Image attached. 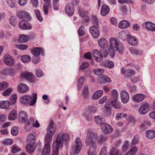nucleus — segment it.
Wrapping results in <instances>:
<instances>
[{
    "label": "nucleus",
    "instance_id": "obj_15",
    "mask_svg": "<svg viewBox=\"0 0 155 155\" xmlns=\"http://www.w3.org/2000/svg\"><path fill=\"white\" fill-rule=\"evenodd\" d=\"M78 11L80 16L83 18L86 17L85 21L86 22H87L90 21V18L87 17L88 12L85 11L83 8L81 7H78Z\"/></svg>",
    "mask_w": 155,
    "mask_h": 155
},
{
    "label": "nucleus",
    "instance_id": "obj_35",
    "mask_svg": "<svg viewBox=\"0 0 155 155\" xmlns=\"http://www.w3.org/2000/svg\"><path fill=\"white\" fill-rule=\"evenodd\" d=\"M53 135H51V134H49L47 133L45 135V144H48L49 145H50V144L51 143L52 140V137Z\"/></svg>",
    "mask_w": 155,
    "mask_h": 155
},
{
    "label": "nucleus",
    "instance_id": "obj_4",
    "mask_svg": "<svg viewBox=\"0 0 155 155\" xmlns=\"http://www.w3.org/2000/svg\"><path fill=\"white\" fill-rule=\"evenodd\" d=\"M82 147V143L81 139L79 137L76 138L75 143L72 146L70 150L71 155H75L78 154L81 151Z\"/></svg>",
    "mask_w": 155,
    "mask_h": 155
},
{
    "label": "nucleus",
    "instance_id": "obj_61",
    "mask_svg": "<svg viewBox=\"0 0 155 155\" xmlns=\"http://www.w3.org/2000/svg\"><path fill=\"white\" fill-rule=\"evenodd\" d=\"M9 6L12 8L15 7V2L14 0H5Z\"/></svg>",
    "mask_w": 155,
    "mask_h": 155
},
{
    "label": "nucleus",
    "instance_id": "obj_50",
    "mask_svg": "<svg viewBox=\"0 0 155 155\" xmlns=\"http://www.w3.org/2000/svg\"><path fill=\"white\" fill-rule=\"evenodd\" d=\"M34 12L37 19L39 21H42L43 18L41 15L40 11L38 9H36L34 10Z\"/></svg>",
    "mask_w": 155,
    "mask_h": 155
},
{
    "label": "nucleus",
    "instance_id": "obj_49",
    "mask_svg": "<svg viewBox=\"0 0 155 155\" xmlns=\"http://www.w3.org/2000/svg\"><path fill=\"white\" fill-rule=\"evenodd\" d=\"M130 51L131 54L135 55H140L141 53L140 51L133 47H131L130 48Z\"/></svg>",
    "mask_w": 155,
    "mask_h": 155
},
{
    "label": "nucleus",
    "instance_id": "obj_31",
    "mask_svg": "<svg viewBox=\"0 0 155 155\" xmlns=\"http://www.w3.org/2000/svg\"><path fill=\"white\" fill-rule=\"evenodd\" d=\"M42 48H34L31 51V53L35 56H38L41 53H43Z\"/></svg>",
    "mask_w": 155,
    "mask_h": 155
},
{
    "label": "nucleus",
    "instance_id": "obj_38",
    "mask_svg": "<svg viewBox=\"0 0 155 155\" xmlns=\"http://www.w3.org/2000/svg\"><path fill=\"white\" fill-rule=\"evenodd\" d=\"M10 106L9 102L8 101H2L0 102V108L2 109L8 108Z\"/></svg>",
    "mask_w": 155,
    "mask_h": 155
},
{
    "label": "nucleus",
    "instance_id": "obj_39",
    "mask_svg": "<svg viewBox=\"0 0 155 155\" xmlns=\"http://www.w3.org/2000/svg\"><path fill=\"white\" fill-rule=\"evenodd\" d=\"M97 134L96 132L92 131H88L86 135L89 138H91L93 140L94 139L97 138Z\"/></svg>",
    "mask_w": 155,
    "mask_h": 155
},
{
    "label": "nucleus",
    "instance_id": "obj_18",
    "mask_svg": "<svg viewBox=\"0 0 155 155\" xmlns=\"http://www.w3.org/2000/svg\"><path fill=\"white\" fill-rule=\"evenodd\" d=\"M97 81L100 84L110 83L112 80L110 78L105 75H101L98 78Z\"/></svg>",
    "mask_w": 155,
    "mask_h": 155
},
{
    "label": "nucleus",
    "instance_id": "obj_13",
    "mask_svg": "<svg viewBox=\"0 0 155 155\" xmlns=\"http://www.w3.org/2000/svg\"><path fill=\"white\" fill-rule=\"evenodd\" d=\"M65 10L66 13L69 16H72L74 13V6L71 3H69L66 5Z\"/></svg>",
    "mask_w": 155,
    "mask_h": 155
},
{
    "label": "nucleus",
    "instance_id": "obj_63",
    "mask_svg": "<svg viewBox=\"0 0 155 155\" xmlns=\"http://www.w3.org/2000/svg\"><path fill=\"white\" fill-rule=\"evenodd\" d=\"M16 73V71L15 69L9 68L8 75L13 76Z\"/></svg>",
    "mask_w": 155,
    "mask_h": 155
},
{
    "label": "nucleus",
    "instance_id": "obj_60",
    "mask_svg": "<svg viewBox=\"0 0 155 155\" xmlns=\"http://www.w3.org/2000/svg\"><path fill=\"white\" fill-rule=\"evenodd\" d=\"M93 140L91 138H89L87 136H86L85 144L86 146H88L91 145L93 142Z\"/></svg>",
    "mask_w": 155,
    "mask_h": 155
},
{
    "label": "nucleus",
    "instance_id": "obj_62",
    "mask_svg": "<svg viewBox=\"0 0 155 155\" xmlns=\"http://www.w3.org/2000/svg\"><path fill=\"white\" fill-rule=\"evenodd\" d=\"M17 95L15 94L12 95L10 98V102L11 104H15L17 100Z\"/></svg>",
    "mask_w": 155,
    "mask_h": 155
},
{
    "label": "nucleus",
    "instance_id": "obj_42",
    "mask_svg": "<svg viewBox=\"0 0 155 155\" xmlns=\"http://www.w3.org/2000/svg\"><path fill=\"white\" fill-rule=\"evenodd\" d=\"M147 137L150 139H152L155 137V131L149 130L146 132Z\"/></svg>",
    "mask_w": 155,
    "mask_h": 155
},
{
    "label": "nucleus",
    "instance_id": "obj_52",
    "mask_svg": "<svg viewBox=\"0 0 155 155\" xmlns=\"http://www.w3.org/2000/svg\"><path fill=\"white\" fill-rule=\"evenodd\" d=\"M12 91V88H8L3 92L2 95L4 96L7 97L11 94Z\"/></svg>",
    "mask_w": 155,
    "mask_h": 155
},
{
    "label": "nucleus",
    "instance_id": "obj_44",
    "mask_svg": "<svg viewBox=\"0 0 155 155\" xmlns=\"http://www.w3.org/2000/svg\"><path fill=\"white\" fill-rule=\"evenodd\" d=\"M104 66L109 68H112L114 66V64L112 61L107 60L103 63Z\"/></svg>",
    "mask_w": 155,
    "mask_h": 155
},
{
    "label": "nucleus",
    "instance_id": "obj_29",
    "mask_svg": "<svg viewBox=\"0 0 155 155\" xmlns=\"http://www.w3.org/2000/svg\"><path fill=\"white\" fill-rule=\"evenodd\" d=\"M51 152L50 145L45 144L42 151L41 155H49Z\"/></svg>",
    "mask_w": 155,
    "mask_h": 155
},
{
    "label": "nucleus",
    "instance_id": "obj_40",
    "mask_svg": "<svg viewBox=\"0 0 155 155\" xmlns=\"http://www.w3.org/2000/svg\"><path fill=\"white\" fill-rule=\"evenodd\" d=\"M118 98V93L117 91L115 89L113 90L111 92L110 100L111 101L117 100Z\"/></svg>",
    "mask_w": 155,
    "mask_h": 155
},
{
    "label": "nucleus",
    "instance_id": "obj_33",
    "mask_svg": "<svg viewBox=\"0 0 155 155\" xmlns=\"http://www.w3.org/2000/svg\"><path fill=\"white\" fill-rule=\"evenodd\" d=\"M35 149V147L34 144L31 143L28 144L26 147V150L29 153L33 152Z\"/></svg>",
    "mask_w": 155,
    "mask_h": 155
},
{
    "label": "nucleus",
    "instance_id": "obj_17",
    "mask_svg": "<svg viewBox=\"0 0 155 155\" xmlns=\"http://www.w3.org/2000/svg\"><path fill=\"white\" fill-rule=\"evenodd\" d=\"M4 63L8 65L13 66L14 64V61L12 57L9 55H5L4 58Z\"/></svg>",
    "mask_w": 155,
    "mask_h": 155
},
{
    "label": "nucleus",
    "instance_id": "obj_7",
    "mask_svg": "<svg viewBox=\"0 0 155 155\" xmlns=\"http://www.w3.org/2000/svg\"><path fill=\"white\" fill-rule=\"evenodd\" d=\"M18 26L21 29L23 30H30L32 28V26L27 22L21 20L19 22Z\"/></svg>",
    "mask_w": 155,
    "mask_h": 155
},
{
    "label": "nucleus",
    "instance_id": "obj_26",
    "mask_svg": "<svg viewBox=\"0 0 155 155\" xmlns=\"http://www.w3.org/2000/svg\"><path fill=\"white\" fill-rule=\"evenodd\" d=\"M99 46L102 48H104L108 46V41L104 38H101L98 41Z\"/></svg>",
    "mask_w": 155,
    "mask_h": 155
},
{
    "label": "nucleus",
    "instance_id": "obj_11",
    "mask_svg": "<svg viewBox=\"0 0 155 155\" xmlns=\"http://www.w3.org/2000/svg\"><path fill=\"white\" fill-rule=\"evenodd\" d=\"M22 77L24 78L26 80L30 81L31 83H35L36 80L34 81L33 75L32 73L29 72H23L21 74Z\"/></svg>",
    "mask_w": 155,
    "mask_h": 155
},
{
    "label": "nucleus",
    "instance_id": "obj_64",
    "mask_svg": "<svg viewBox=\"0 0 155 155\" xmlns=\"http://www.w3.org/2000/svg\"><path fill=\"white\" fill-rule=\"evenodd\" d=\"M84 27L83 25L81 26L79 28L78 30V33L79 35L83 36L84 33L85 32L84 30Z\"/></svg>",
    "mask_w": 155,
    "mask_h": 155
},
{
    "label": "nucleus",
    "instance_id": "obj_51",
    "mask_svg": "<svg viewBox=\"0 0 155 155\" xmlns=\"http://www.w3.org/2000/svg\"><path fill=\"white\" fill-rule=\"evenodd\" d=\"M102 117L101 116H97L95 117V121L98 125H102L103 122H102Z\"/></svg>",
    "mask_w": 155,
    "mask_h": 155
},
{
    "label": "nucleus",
    "instance_id": "obj_20",
    "mask_svg": "<svg viewBox=\"0 0 155 155\" xmlns=\"http://www.w3.org/2000/svg\"><path fill=\"white\" fill-rule=\"evenodd\" d=\"M143 26L148 31H155V24L150 21H147L143 24Z\"/></svg>",
    "mask_w": 155,
    "mask_h": 155
},
{
    "label": "nucleus",
    "instance_id": "obj_56",
    "mask_svg": "<svg viewBox=\"0 0 155 155\" xmlns=\"http://www.w3.org/2000/svg\"><path fill=\"white\" fill-rule=\"evenodd\" d=\"M112 105L111 103L109 102H107L104 105V107L106 109H107L109 110V114H111V109L112 108Z\"/></svg>",
    "mask_w": 155,
    "mask_h": 155
},
{
    "label": "nucleus",
    "instance_id": "obj_41",
    "mask_svg": "<svg viewBox=\"0 0 155 155\" xmlns=\"http://www.w3.org/2000/svg\"><path fill=\"white\" fill-rule=\"evenodd\" d=\"M44 2L46 3L43 5V9L44 14L45 15L47 14L48 10V6L50 2V0H44Z\"/></svg>",
    "mask_w": 155,
    "mask_h": 155
},
{
    "label": "nucleus",
    "instance_id": "obj_21",
    "mask_svg": "<svg viewBox=\"0 0 155 155\" xmlns=\"http://www.w3.org/2000/svg\"><path fill=\"white\" fill-rule=\"evenodd\" d=\"M29 87L26 84L24 83L19 84L17 87V89L19 92L21 93H25L29 90Z\"/></svg>",
    "mask_w": 155,
    "mask_h": 155
},
{
    "label": "nucleus",
    "instance_id": "obj_22",
    "mask_svg": "<svg viewBox=\"0 0 155 155\" xmlns=\"http://www.w3.org/2000/svg\"><path fill=\"white\" fill-rule=\"evenodd\" d=\"M130 35V32L128 31H122L119 34V38L123 41L128 39Z\"/></svg>",
    "mask_w": 155,
    "mask_h": 155
},
{
    "label": "nucleus",
    "instance_id": "obj_53",
    "mask_svg": "<svg viewBox=\"0 0 155 155\" xmlns=\"http://www.w3.org/2000/svg\"><path fill=\"white\" fill-rule=\"evenodd\" d=\"M19 132V129L17 127H15L12 128L11 130V133L12 135L16 136Z\"/></svg>",
    "mask_w": 155,
    "mask_h": 155
},
{
    "label": "nucleus",
    "instance_id": "obj_1",
    "mask_svg": "<svg viewBox=\"0 0 155 155\" xmlns=\"http://www.w3.org/2000/svg\"><path fill=\"white\" fill-rule=\"evenodd\" d=\"M109 45L108 52L111 57L114 56L115 52L116 51L120 54L123 52L124 49L123 45L121 44H119L115 38H110L109 41Z\"/></svg>",
    "mask_w": 155,
    "mask_h": 155
},
{
    "label": "nucleus",
    "instance_id": "obj_59",
    "mask_svg": "<svg viewBox=\"0 0 155 155\" xmlns=\"http://www.w3.org/2000/svg\"><path fill=\"white\" fill-rule=\"evenodd\" d=\"M20 148L16 145L12 146V153H16L20 151Z\"/></svg>",
    "mask_w": 155,
    "mask_h": 155
},
{
    "label": "nucleus",
    "instance_id": "obj_30",
    "mask_svg": "<svg viewBox=\"0 0 155 155\" xmlns=\"http://www.w3.org/2000/svg\"><path fill=\"white\" fill-rule=\"evenodd\" d=\"M130 25V22L128 21L123 20L120 22L118 24V27L122 29L127 28Z\"/></svg>",
    "mask_w": 155,
    "mask_h": 155
},
{
    "label": "nucleus",
    "instance_id": "obj_34",
    "mask_svg": "<svg viewBox=\"0 0 155 155\" xmlns=\"http://www.w3.org/2000/svg\"><path fill=\"white\" fill-rule=\"evenodd\" d=\"M107 139L106 137L103 134L99 135L97 137V140L98 143L101 144Z\"/></svg>",
    "mask_w": 155,
    "mask_h": 155
},
{
    "label": "nucleus",
    "instance_id": "obj_54",
    "mask_svg": "<svg viewBox=\"0 0 155 155\" xmlns=\"http://www.w3.org/2000/svg\"><path fill=\"white\" fill-rule=\"evenodd\" d=\"M94 73L97 75H101L104 72V70L102 68H97L94 69Z\"/></svg>",
    "mask_w": 155,
    "mask_h": 155
},
{
    "label": "nucleus",
    "instance_id": "obj_47",
    "mask_svg": "<svg viewBox=\"0 0 155 155\" xmlns=\"http://www.w3.org/2000/svg\"><path fill=\"white\" fill-rule=\"evenodd\" d=\"M21 59L23 63H27L30 61L31 58L28 55H24L21 57Z\"/></svg>",
    "mask_w": 155,
    "mask_h": 155
},
{
    "label": "nucleus",
    "instance_id": "obj_16",
    "mask_svg": "<svg viewBox=\"0 0 155 155\" xmlns=\"http://www.w3.org/2000/svg\"><path fill=\"white\" fill-rule=\"evenodd\" d=\"M120 98L123 103H127L129 99V96L128 93L125 90L122 91L120 93Z\"/></svg>",
    "mask_w": 155,
    "mask_h": 155
},
{
    "label": "nucleus",
    "instance_id": "obj_45",
    "mask_svg": "<svg viewBox=\"0 0 155 155\" xmlns=\"http://www.w3.org/2000/svg\"><path fill=\"white\" fill-rule=\"evenodd\" d=\"M28 40V35H20L18 38L19 42L20 43L27 42Z\"/></svg>",
    "mask_w": 155,
    "mask_h": 155
},
{
    "label": "nucleus",
    "instance_id": "obj_43",
    "mask_svg": "<svg viewBox=\"0 0 155 155\" xmlns=\"http://www.w3.org/2000/svg\"><path fill=\"white\" fill-rule=\"evenodd\" d=\"M109 155H122V153L118 150L113 148L110 151Z\"/></svg>",
    "mask_w": 155,
    "mask_h": 155
},
{
    "label": "nucleus",
    "instance_id": "obj_9",
    "mask_svg": "<svg viewBox=\"0 0 155 155\" xmlns=\"http://www.w3.org/2000/svg\"><path fill=\"white\" fill-rule=\"evenodd\" d=\"M17 15L21 19H24L27 21H29L31 19L30 15L27 12L24 11H20L17 12Z\"/></svg>",
    "mask_w": 155,
    "mask_h": 155
},
{
    "label": "nucleus",
    "instance_id": "obj_2",
    "mask_svg": "<svg viewBox=\"0 0 155 155\" xmlns=\"http://www.w3.org/2000/svg\"><path fill=\"white\" fill-rule=\"evenodd\" d=\"M70 139L68 134L60 132L57 135L55 140L53 141V145L54 148L59 147H61L64 142L69 141Z\"/></svg>",
    "mask_w": 155,
    "mask_h": 155
},
{
    "label": "nucleus",
    "instance_id": "obj_55",
    "mask_svg": "<svg viewBox=\"0 0 155 155\" xmlns=\"http://www.w3.org/2000/svg\"><path fill=\"white\" fill-rule=\"evenodd\" d=\"M8 86V84L5 82H2L0 83V91L4 90Z\"/></svg>",
    "mask_w": 155,
    "mask_h": 155
},
{
    "label": "nucleus",
    "instance_id": "obj_19",
    "mask_svg": "<svg viewBox=\"0 0 155 155\" xmlns=\"http://www.w3.org/2000/svg\"><path fill=\"white\" fill-rule=\"evenodd\" d=\"M94 57L97 62H100L102 61L103 57L100 52L97 49H94L93 51Z\"/></svg>",
    "mask_w": 155,
    "mask_h": 155
},
{
    "label": "nucleus",
    "instance_id": "obj_58",
    "mask_svg": "<svg viewBox=\"0 0 155 155\" xmlns=\"http://www.w3.org/2000/svg\"><path fill=\"white\" fill-rule=\"evenodd\" d=\"M35 139V135L32 134H30L27 137V140L29 142H34Z\"/></svg>",
    "mask_w": 155,
    "mask_h": 155
},
{
    "label": "nucleus",
    "instance_id": "obj_14",
    "mask_svg": "<svg viewBox=\"0 0 155 155\" xmlns=\"http://www.w3.org/2000/svg\"><path fill=\"white\" fill-rule=\"evenodd\" d=\"M56 131V127L54 123H51L47 128V132L49 134L54 135Z\"/></svg>",
    "mask_w": 155,
    "mask_h": 155
},
{
    "label": "nucleus",
    "instance_id": "obj_23",
    "mask_svg": "<svg viewBox=\"0 0 155 155\" xmlns=\"http://www.w3.org/2000/svg\"><path fill=\"white\" fill-rule=\"evenodd\" d=\"M97 147V143L96 142H94L90 145L88 151V155H93L96 150Z\"/></svg>",
    "mask_w": 155,
    "mask_h": 155
},
{
    "label": "nucleus",
    "instance_id": "obj_12",
    "mask_svg": "<svg viewBox=\"0 0 155 155\" xmlns=\"http://www.w3.org/2000/svg\"><path fill=\"white\" fill-rule=\"evenodd\" d=\"M89 31L91 35L94 38H97L99 36V31L97 27L95 26L91 27Z\"/></svg>",
    "mask_w": 155,
    "mask_h": 155
},
{
    "label": "nucleus",
    "instance_id": "obj_46",
    "mask_svg": "<svg viewBox=\"0 0 155 155\" xmlns=\"http://www.w3.org/2000/svg\"><path fill=\"white\" fill-rule=\"evenodd\" d=\"M137 150V149L136 147H133L124 155H134Z\"/></svg>",
    "mask_w": 155,
    "mask_h": 155
},
{
    "label": "nucleus",
    "instance_id": "obj_5",
    "mask_svg": "<svg viewBox=\"0 0 155 155\" xmlns=\"http://www.w3.org/2000/svg\"><path fill=\"white\" fill-rule=\"evenodd\" d=\"M36 120L34 117H30L27 121L25 127V130H31L33 127L38 128L39 127L40 125L38 121H36L35 124H33V122Z\"/></svg>",
    "mask_w": 155,
    "mask_h": 155
},
{
    "label": "nucleus",
    "instance_id": "obj_32",
    "mask_svg": "<svg viewBox=\"0 0 155 155\" xmlns=\"http://www.w3.org/2000/svg\"><path fill=\"white\" fill-rule=\"evenodd\" d=\"M103 94V91L101 90L95 92L92 95V98L93 100H96L99 98Z\"/></svg>",
    "mask_w": 155,
    "mask_h": 155
},
{
    "label": "nucleus",
    "instance_id": "obj_48",
    "mask_svg": "<svg viewBox=\"0 0 155 155\" xmlns=\"http://www.w3.org/2000/svg\"><path fill=\"white\" fill-rule=\"evenodd\" d=\"M151 125V123L149 121H145L141 124L140 127L142 130L146 129H147V127L150 126Z\"/></svg>",
    "mask_w": 155,
    "mask_h": 155
},
{
    "label": "nucleus",
    "instance_id": "obj_24",
    "mask_svg": "<svg viewBox=\"0 0 155 155\" xmlns=\"http://www.w3.org/2000/svg\"><path fill=\"white\" fill-rule=\"evenodd\" d=\"M145 95L142 94H137L132 97L133 100L139 103L142 101L145 98Z\"/></svg>",
    "mask_w": 155,
    "mask_h": 155
},
{
    "label": "nucleus",
    "instance_id": "obj_57",
    "mask_svg": "<svg viewBox=\"0 0 155 155\" xmlns=\"http://www.w3.org/2000/svg\"><path fill=\"white\" fill-rule=\"evenodd\" d=\"M16 18L15 16H12L10 18V23L13 26H15L16 25Z\"/></svg>",
    "mask_w": 155,
    "mask_h": 155
},
{
    "label": "nucleus",
    "instance_id": "obj_36",
    "mask_svg": "<svg viewBox=\"0 0 155 155\" xmlns=\"http://www.w3.org/2000/svg\"><path fill=\"white\" fill-rule=\"evenodd\" d=\"M111 103L112 106L116 109H120L122 107L121 103L118 102L117 100H111Z\"/></svg>",
    "mask_w": 155,
    "mask_h": 155
},
{
    "label": "nucleus",
    "instance_id": "obj_3",
    "mask_svg": "<svg viewBox=\"0 0 155 155\" xmlns=\"http://www.w3.org/2000/svg\"><path fill=\"white\" fill-rule=\"evenodd\" d=\"M37 94L34 93L32 96L29 95H23L20 98V102L23 104H26L30 103V105H33L36 102Z\"/></svg>",
    "mask_w": 155,
    "mask_h": 155
},
{
    "label": "nucleus",
    "instance_id": "obj_10",
    "mask_svg": "<svg viewBox=\"0 0 155 155\" xmlns=\"http://www.w3.org/2000/svg\"><path fill=\"white\" fill-rule=\"evenodd\" d=\"M101 127L103 132L105 134L110 133L113 130V128L111 126L105 123H103L101 126Z\"/></svg>",
    "mask_w": 155,
    "mask_h": 155
},
{
    "label": "nucleus",
    "instance_id": "obj_37",
    "mask_svg": "<svg viewBox=\"0 0 155 155\" xmlns=\"http://www.w3.org/2000/svg\"><path fill=\"white\" fill-rule=\"evenodd\" d=\"M17 111L15 110H12L8 117V118L10 120H15L17 118Z\"/></svg>",
    "mask_w": 155,
    "mask_h": 155
},
{
    "label": "nucleus",
    "instance_id": "obj_6",
    "mask_svg": "<svg viewBox=\"0 0 155 155\" xmlns=\"http://www.w3.org/2000/svg\"><path fill=\"white\" fill-rule=\"evenodd\" d=\"M121 72L124 76L127 78H130L135 74V71L132 69H125L123 67L121 69Z\"/></svg>",
    "mask_w": 155,
    "mask_h": 155
},
{
    "label": "nucleus",
    "instance_id": "obj_28",
    "mask_svg": "<svg viewBox=\"0 0 155 155\" xmlns=\"http://www.w3.org/2000/svg\"><path fill=\"white\" fill-rule=\"evenodd\" d=\"M110 12L109 7L106 5H103L102 6L101 11V14L103 16H105L107 15Z\"/></svg>",
    "mask_w": 155,
    "mask_h": 155
},
{
    "label": "nucleus",
    "instance_id": "obj_8",
    "mask_svg": "<svg viewBox=\"0 0 155 155\" xmlns=\"http://www.w3.org/2000/svg\"><path fill=\"white\" fill-rule=\"evenodd\" d=\"M149 105L147 103L142 104L138 109L139 112L141 114H145L149 111Z\"/></svg>",
    "mask_w": 155,
    "mask_h": 155
},
{
    "label": "nucleus",
    "instance_id": "obj_25",
    "mask_svg": "<svg viewBox=\"0 0 155 155\" xmlns=\"http://www.w3.org/2000/svg\"><path fill=\"white\" fill-rule=\"evenodd\" d=\"M128 42L130 45L136 46L138 44V40L135 36L130 35L128 39Z\"/></svg>",
    "mask_w": 155,
    "mask_h": 155
},
{
    "label": "nucleus",
    "instance_id": "obj_27",
    "mask_svg": "<svg viewBox=\"0 0 155 155\" xmlns=\"http://www.w3.org/2000/svg\"><path fill=\"white\" fill-rule=\"evenodd\" d=\"M19 119L20 121L22 123L27 121L28 119V115L27 113L23 111H21L19 113Z\"/></svg>",
    "mask_w": 155,
    "mask_h": 155
}]
</instances>
